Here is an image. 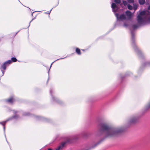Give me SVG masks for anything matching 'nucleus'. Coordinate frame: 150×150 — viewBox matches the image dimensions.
Returning <instances> with one entry per match:
<instances>
[{
    "mask_svg": "<svg viewBox=\"0 0 150 150\" xmlns=\"http://www.w3.org/2000/svg\"><path fill=\"white\" fill-rule=\"evenodd\" d=\"M100 131L101 132H104L106 137H113L116 136L122 130L119 128H110L107 125H103L101 126Z\"/></svg>",
    "mask_w": 150,
    "mask_h": 150,
    "instance_id": "nucleus-1",
    "label": "nucleus"
},
{
    "mask_svg": "<svg viewBox=\"0 0 150 150\" xmlns=\"http://www.w3.org/2000/svg\"><path fill=\"white\" fill-rule=\"evenodd\" d=\"M138 23L140 25L143 24L146 21L150 22V13L148 11L141 12L137 17Z\"/></svg>",
    "mask_w": 150,
    "mask_h": 150,
    "instance_id": "nucleus-2",
    "label": "nucleus"
},
{
    "mask_svg": "<svg viewBox=\"0 0 150 150\" xmlns=\"http://www.w3.org/2000/svg\"><path fill=\"white\" fill-rule=\"evenodd\" d=\"M111 7L112 10L115 14L116 17H117V19L118 21H123L125 20L126 19L125 15L124 14H122L120 15H119V14L115 13L117 11H118L119 8L118 6L116 4L112 3L111 4Z\"/></svg>",
    "mask_w": 150,
    "mask_h": 150,
    "instance_id": "nucleus-3",
    "label": "nucleus"
},
{
    "mask_svg": "<svg viewBox=\"0 0 150 150\" xmlns=\"http://www.w3.org/2000/svg\"><path fill=\"white\" fill-rule=\"evenodd\" d=\"M72 138L71 137H68L67 139V140L66 142H64L62 143V146H59L56 149V150H59L62 147H63L65 144H66L67 142H71V140Z\"/></svg>",
    "mask_w": 150,
    "mask_h": 150,
    "instance_id": "nucleus-4",
    "label": "nucleus"
},
{
    "mask_svg": "<svg viewBox=\"0 0 150 150\" xmlns=\"http://www.w3.org/2000/svg\"><path fill=\"white\" fill-rule=\"evenodd\" d=\"M12 61L11 60H9L5 62L1 66V68L3 69L4 70L6 69L7 66H8L9 64L11 63Z\"/></svg>",
    "mask_w": 150,
    "mask_h": 150,
    "instance_id": "nucleus-5",
    "label": "nucleus"
},
{
    "mask_svg": "<svg viewBox=\"0 0 150 150\" xmlns=\"http://www.w3.org/2000/svg\"><path fill=\"white\" fill-rule=\"evenodd\" d=\"M137 120V118L136 117H131L128 120V123L129 124H132L135 123Z\"/></svg>",
    "mask_w": 150,
    "mask_h": 150,
    "instance_id": "nucleus-6",
    "label": "nucleus"
},
{
    "mask_svg": "<svg viewBox=\"0 0 150 150\" xmlns=\"http://www.w3.org/2000/svg\"><path fill=\"white\" fill-rule=\"evenodd\" d=\"M126 13L129 18H130L132 16L133 14L129 11H126Z\"/></svg>",
    "mask_w": 150,
    "mask_h": 150,
    "instance_id": "nucleus-7",
    "label": "nucleus"
},
{
    "mask_svg": "<svg viewBox=\"0 0 150 150\" xmlns=\"http://www.w3.org/2000/svg\"><path fill=\"white\" fill-rule=\"evenodd\" d=\"M14 101V99L13 98H11L7 100V101L9 103H12Z\"/></svg>",
    "mask_w": 150,
    "mask_h": 150,
    "instance_id": "nucleus-8",
    "label": "nucleus"
},
{
    "mask_svg": "<svg viewBox=\"0 0 150 150\" xmlns=\"http://www.w3.org/2000/svg\"><path fill=\"white\" fill-rule=\"evenodd\" d=\"M139 3L141 4H143L145 3V0H139Z\"/></svg>",
    "mask_w": 150,
    "mask_h": 150,
    "instance_id": "nucleus-9",
    "label": "nucleus"
},
{
    "mask_svg": "<svg viewBox=\"0 0 150 150\" xmlns=\"http://www.w3.org/2000/svg\"><path fill=\"white\" fill-rule=\"evenodd\" d=\"M76 52L79 54H81L80 50L79 49L77 48L76 49Z\"/></svg>",
    "mask_w": 150,
    "mask_h": 150,
    "instance_id": "nucleus-10",
    "label": "nucleus"
},
{
    "mask_svg": "<svg viewBox=\"0 0 150 150\" xmlns=\"http://www.w3.org/2000/svg\"><path fill=\"white\" fill-rule=\"evenodd\" d=\"M127 8L129 10H132L133 9L132 6L129 4L127 5Z\"/></svg>",
    "mask_w": 150,
    "mask_h": 150,
    "instance_id": "nucleus-11",
    "label": "nucleus"
},
{
    "mask_svg": "<svg viewBox=\"0 0 150 150\" xmlns=\"http://www.w3.org/2000/svg\"><path fill=\"white\" fill-rule=\"evenodd\" d=\"M114 2L116 4H120L121 2V0H115Z\"/></svg>",
    "mask_w": 150,
    "mask_h": 150,
    "instance_id": "nucleus-12",
    "label": "nucleus"
},
{
    "mask_svg": "<svg viewBox=\"0 0 150 150\" xmlns=\"http://www.w3.org/2000/svg\"><path fill=\"white\" fill-rule=\"evenodd\" d=\"M11 60L13 62H16L17 61L16 58L15 57L12 58Z\"/></svg>",
    "mask_w": 150,
    "mask_h": 150,
    "instance_id": "nucleus-13",
    "label": "nucleus"
},
{
    "mask_svg": "<svg viewBox=\"0 0 150 150\" xmlns=\"http://www.w3.org/2000/svg\"><path fill=\"white\" fill-rule=\"evenodd\" d=\"M123 4H124L125 6H126L127 4V2L125 1H122Z\"/></svg>",
    "mask_w": 150,
    "mask_h": 150,
    "instance_id": "nucleus-14",
    "label": "nucleus"
},
{
    "mask_svg": "<svg viewBox=\"0 0 150 150\" xmlns=\"http://www.w3.org/2000/svg\"><path fill=\"white\" fill-rule=\"evenodd\" d=\"M8 121V120H7L5 121H4V122H1L0 123L2 125H4L5 124V123H6V122Z\"/></svg>",
    "mask_w": 150,
    "mask_h": 150,
    "instance_id": "nucleus-15",
    "label": "nucleus"
},
{
    "mask_svg": "<svg viewBox=\"0 0 150 150\" xmlns=\"http://www.w3.org/2000/svg\"><path fill=\"white\" fill-rule=\"evenodd\" d=\"M127 1L128 2L130 3H133L134 2V0H127Z\"/></svg>",
    "mask_w": 150,
    "mask_h": 150,
    "instance_id": "nucleus-16",
    "label": "nucleus"
},
{
    "mask_svg": "<svg viewBox=\"0 0 150 150\" xmlns=\"http://www.w3.org/2000/svg\"><path fill=\"white\" fill-rule=\"evenodd\" d=\"M134 11H135L137 8V5H134Z\"/></svg>",
    "mask_w": 150,
    "mask_h": 150,
    "instance_id": "nucleus-17",
    "label": "nucleus"
},
{
    "mask_svg": "<svg viewBox=\"0 0 150 150\" xmlns=\"http://www.w3.org/2000/svg\"><path fill=\"white\" fill-rule=\"evenodd\" d=\"M128 24H126V23H125L124 24L123 26L125 27H127L128 26Z\"/></svg>",
    "mask_w": 150,
    "mask_h": 150,
    "instance_id": "nucleus-18",
    "label": "nucleus"
},
{
    "mask_svg": "<svg viewBox=\"0 0 150 150\" xmlns=\"http://www.w3.org/2000/svg\"><path fill=\"white\" fill-rule=\"evenodd\" d=\"M148 9L149 10H150V5L149 6V7L148 8Z\"/></svg>",
    "mask_w": 150,
    "mask_h": 150,
    "instance_id": "nucleus-19",
    "label": "nucleus"
},
{
    "mask_svg": "<svg viewBox=\"0 0 150 150\" xmlns=\"http://www.w3.org/2000/svg\"><path fill=\"white\" fill-rule=\"evenodd\" d=\"M2 73H3V75L4 74V72H5V71H3L2 70Z\"/></svg>",
    "mask_w": 150,
    "mask_h": 150,
    "instance_id": "nucleus-20",
    "label": "nucleus"
},
{
    "mask_svg": "<svg viewBox=\"0 0 150 150\" xmlns=\"http://www.w3.org/2000/svg\"><path fill=\"white\" fill-rule=\"evenodd\" d=\"M51 10H52V9L50 10V13H49V14H50V12H51Z\"/></svg>",
    "mask_w": 150,
    "mask_h": 150,
    "instance_id": "nucleus-21",
    "label": "nucleus"
},
{
    "mask_svg": "<svg viewBox=\"0 0 150 150\" xmlns=\"http://www.w3.org/2000/svg\"><path fill=\"white\" fill-rule=\"evenodd\" d=\"M57 59L56 61L57 60H58L59 59Z\"/></svg>",
    "mask_w": 150,
    "mask_h": 150,
    "instance_id": "nucleus-22",
    "label": "nucleus"
},
{
    "mask_svg": "<svg viewBox=\"0 0 150 150\" xmlns=\"http://www.w3.org/2000/svg\"><path fill=\"white\" fill-rule=\"evenodd\" d=\"M53 62H52V64H51V66L52 65V64L53 63Z\"/></svg>",
    "mask_w": 150,
    "mask_h": 150,
    "instance_id": "nucleus-23",
    "label": "nucleus"
},
{
    "mask_svg": "<svg viewBox=\"0 0 150 150\" xmlns=\"http://www.w3.org/2000/svg\"><path fill=\"white\" fill-rule=\"evenodd\" d=\"M4 129H5V128L4 126Z\"/></svg>",
    "mask_w": 150,
    "mask_h": 150,
    "instance_id": "nucleus-24",
    "label": "nucleus"
},
{
    "mask_svg": "<svg viewBox=\"0 0 150 150\" xmlns=\"http://www.w3.org/2000/svg\"><path fill=\"white\" fill-rule=\"evenodd\" d=\"M121 6H122V4H121Z\"/></svg>",
    "mask_w": 150,
    "mask_h": 150,
    "instance_id": "nucleus-25",
    "label": "nucleus"
}]
</instances>
